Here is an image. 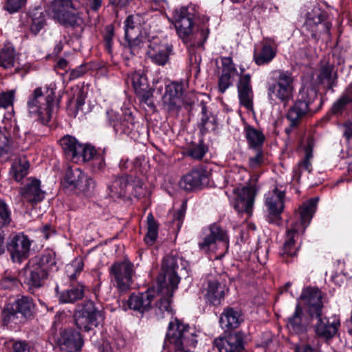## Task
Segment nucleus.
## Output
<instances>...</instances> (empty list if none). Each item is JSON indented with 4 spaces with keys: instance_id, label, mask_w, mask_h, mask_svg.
<instances>
[{
    "instance_id": "7ed1b4c3",
    "label": "nucleus",
    "mask_w": 352,
    "mask_h": 352,
    "mask_svg": "<svg viewBox=\"0 0 352 352\" xmlns=\"http://www.w3.org/2000/svg\"><path fill=\"white\" fill-rule=\"evenodd\" d=\"M196 332L195 327L192 328L175 318L168 324L163 349H166L169 342L174 345L175 352H193L197 342Z\"/></svg>"
},
{
    "instance_id": "ddd939ff",
    "label": "nucleus",
    "mask_w": 352,
    "mask_h": 352,
    "mask_svg": "<svg viewBox=\"0 0 352 352\" xmlns=\"http://www.w3.org/2000/svg\"><path fill=\"white\" fill-rule=\"evenodd\" d=\"M31 241L23 233H19L10 237L7 250L13 262L21 263L30 256Z\"/></svg>"
},
{
    "instance_id": "20e7f679",
    "label": "nucleus",
    "mask_w": 352,
    "mask_h": 352,
    "mask_svg": "<svg viewBox=\"0 0 352 352\" xmlns=\"http://www.w3.org/2000/svg\"><path fill=\"white\" fill-rule=\"evenodd\" d=\"M184 271L185 267L181 258L174 255L165 256L162 264V274L157 279V284L161 292H164V287H165L166 294L173 296L180 282L179 276Z\"/></svg>"
},
{
    "instance_id": "cd10ccee",
    "label": "nucleus",
    "mask_w": 352,
    "mask_h": 352,
    "mask_svg": "<svg viewBox=\"0 0 352 352\" xmlns=\"http://www.w3.org/2000/svg\"><path fill=\"white\" fill-rule=\"evenodd\" d=\"M55 289L61 303H74L82 299L85 295V287L80 283L72 284L68 289L60 292H58V286Z\"/></svg>"
},
{
    "instance_id": "774afa93",
    "label": "nucleus",
    "mask_w": 352,
    "mask_h": 352,
    "mask_svg": "<svg viewBox=\"0 0 352 352\" xmlns=\"http://www.w3.org/2000/svg\"><path fill=\"white\" fill-rule=\"evenodd\" d=\"M250 78L251 77L250 74H244L240 76L237 85L238 91L252 90Z\"/></svg>"
},
{
    "instance_id": "69168bd1",
    "label": "nucleus",
    "mask_w": 352,
    "mask_h": 352,
    "mask_svg": "<svg viewBox=\"0 0 352 352\" xmlns=\"http://www.w3.org/2000/svg\"><path fill=\"white\" fill-rule=\"evenodd\" d=\"M105 166L104 157L101 154H98L91 160V168L94 173L100 172Z\"/></svg>"
},
{
    "instance_id": "a211bd4d",
    "label": "nucleus",
    "mask_w": 352,
    "mask_h": 352,
    "mask_svg": "<svg viewBox=\"0 0 352 352\" xmlns=\"http://www.w3.org/2000/svg\"><path fill=\"white\" fill-rule=\"evenodd\" d=\"M322 293L318 288L307 287L302 292L300 298L307 307L310 317L320 316L323 307Z\"/></svg>"
},
{
    "instance_id": "473e14b6",
    "label": "nucleus",
    "mask_w": 352,
    "mask_h": 352,
    "mask_svg": "<svg viewBox=\"0 0 352 352\" xmlns=\"http://www.w3.org/2000/svg\"><path fill=\"white\" fill-rule=\"evenodd\" d=\"M60 144L67 158L75 161L79 155V151L82 150V144L69 135L63 137L60 140Z\"/></svg>"
},
{
    "instance_id": "052dcab7",
    "label": "nucleus",
    "mask_w": 352,
    "mask_h": 352,
    "mask_svg": "<svg viewBox=\"0 0 352 352\" xmlns=\"http://www.w3.org/2000/svg\"><path fill=\"white\" fill-rule=\"evenodd\" d=\"M83 269V263L78 262L67 266L66 272L70 280H75Z\"/></svg>"
},
{
    "instance_id": "0eeeda50",
    "label": "nucleus",
    "mask_w": 352,
    "mask_h": 352,
    "mask_svg": "<svg viewBox=\"0 0 352 352\" xmlns=\"http://www.w3.org/2000/svg\"><path fill=\"white\" fill-rule=\"evenodd\" d=\"M103 311L99 310L91 300H86L74 314L75 323L79 329L89 331L104 320Z\"/></svg>"
},
{
    "instance_id": "7c9ffc66",
    "label": "nucleus",
    "mask_w": 352,
    "mask_h": 352,
    "mask_svg": "<svg viewBox=\"0 0 352 352\" xmlns=\"http://www.w3.org/2000/svg\"><path fill=\"white\" fill-rule=\"evenodd\" d=\"M49 5L45 10L47 14L59 23L64 19V16L69 10L71 5L70 0H54L47 1Z\"/></svg>"
},
{
    "instance_id": "c9c22d12",
    "label": "nucleus",
    "mask_w": 352,
    "mask_h": 352,
    "mask_svg": "<svg viewBox=\"0 0 352 352\" xmlns=\"http://www.w3.org/2000/svg\"><path fill=\"white\" fill-rule=\"evenodd\" d=\"M318 201V197L311 198L307 201L303 203L302 206L299 207L298 218L303 229H305V228L309 224L314 213L316 210Z\"/></svg>"
},
{
    "instance_id": "2eb2a0df",
    "label": "nucleus",
    "mask_w": 352,
    "mask_h": 352,
    "mask_svg": "<svg viewBox=\"0 0 352 352\" xmlns=\"http://www.w3.org/2000/svg\"><path fill=\"white\" fill-rule=\"evenodd\" d=\"M304 28L311 32L312 38L318 40L322 33L330 34L331 23L326 20V14L320 10L308 12Z\"/></svg>"
},
{
    "instance_id": "5701e85b",
    "label": "nucleus",
    "mask_w": 352,
    "mask_h": 352,
    "mask_svg": "<svg viewBox=\"0 0 352 352\" xmlns=\"http://www.w3.org/2000/svg\"><path fill=\"white\" fill-rule=\"evenodd\" d=\"M19 193L25 201L32 204L41 202L45 197V191L41 188L40 180L34 177H30L27 184L20 188Z\"/></svg>"
},
{
    "instance_id": "864d4df0",
    "label": "nucleus",
    "mask_w": 352,
    "mask_h": 352,
    "mask_svg": "<svg viewBox=\"0 0 352 352\" xmlns=\"http://www.w3.org/2000/svg\"><path fill=\"white\" fill-rule=\"evenodd\" d=\"M125 40L133 55L138 54L140 50L144 46L142 36H140V34H134L132 37L125 38Z\"/></svg>"
},
{
    "instance_id": "79ce46f5",
    "label": "nucleus",
    "mask_w": 352,
    "mask_h": 352,
    "mask_svg": "<svg viewBox=\"0 0 352 352\" xmlns=\"http://www.w3.org/2000/svg\"><path fill=\"white\" fill-rule=\"evenodd\" d=\"M128 185L129 181L126 176L115 177L111 184L109 186L110 196L118 198L125 196Z\"/></svg>"
},
{
    "instance_id": "e2e57ef3",
    "label": "nucleus",
    "mask_w": 352,
    "mask_h": 352,
    "mask_svg": "<svg viewBox=\"0 0 352 352\" xmlns=\"http://www.w3.org/2000/svg\"><path fill=\"white\" fill-rule=\"evenodd\" d=\"M188 54H189V65L192 68L195 72V76L198 75V63L197 59V46L195 45H189Z\"/></svg>"
},
{
    "instance_id": "49530a36",
    "label": "nucleus",
    "mask_w": 352,
    "mask_h": 352,
    "mask_svg": "<svg viewBox=\"0 0 352 352\" xmlns=\"http://www.w3.org/2000/svg\"><path fill=\"white\" fill-rule=\"evenodd\" d=\"M158 228L153 214L149 213L147 216V233L144 237L146 244L152 245L155 243L158 236Z\"/></svg>"
},
{
    "instance_id": "c85d7f7f",
    "label": "nucleus",
    "mask_w": 352,
    "mask_h": 352,
    "mask_svg": "<svg viewBox=\"0 0 352 352\" xmlns=\"http://www.w3.org/2000/svg\"><path fill=\"white\" fill-rule=\"evenodd\" d=\"M298 230L295 225L287 231L285 241L279 252L280 256L286 263L290 262L292 258L296 256L298 248L295 245V236Z\"/></svg>"
},
{
    "instance_id": "1a4fd4ad",
    "label": "nucleus",
    "mask_w": 352,
    "mask_h": 352,
    "mask_svg": "<svg viewBox=\"0 0 352 352\" xmlns=\"http://www.w3.org/2000/svg\"><path fill=\"white\" fill-rule=\"evenodd\" d=\"M63 186L77 193H87L95 187V182L78 168H69L66 170Z\"/></svg>"
},
{
    "instance_id": "5fc2aeb1",
    "label": "nucleus",
    "mask_w": 352,
    "mask_h": 352,
    "mask_svg": "<svg viewBox=\"0 0 352 352\" xmlns=\"http://www.w3.org/2000/svg\"><path fill=\"white\" fill-rule=\"evenodd\" d=\"M97 155L95 148L82 144V150L79 151V155L76 158L74 162H77L80 158L84 162L91 161Z\"/></svg>"
},
{
    "instance_id": "f8f14e48",
    "label": "nucleus",
    "mask_w": 352,
    "mask_h": 352,
    "mask_svg": "<svg viewBox=\"0 0 352 352\" xmlns=\"http://www.w3.org/2000/svg\"><path fill=\"white\" fill-rule=\"evenodd\" d=\"M35 305L32 298L22 296L11 305L10 307L5 308L2 312L3 320L5 324L14 320L17 314H21L25 318L33 316Z\"/></svg>"
},
{
    "instance_id": "393cba45",
    "label": "nucleus",
    "mask_w": 352,
    "mask_h": 352,
    "mask_svg": "<svg viewBox=\"0 0 352 352\" xmlns=\"http://www.w3.org/2000/svg\"><path fill=\"white\" fill-rule=\"evenodd\" d=\"M317 319L316 323L314 324V331L316 335L322 339L329 340L332 338L337 333L338 328L340 326L339 320H334L330 322L327 317L314 316Z\"/></svg>"
},
{
    "instance_id": "c03bdc74",
    "label": "nucleus",
    "mask_w": 352,
    "mask_h": 352,
    "mask_svg": "<svg viewBox=\"0 0 352 352\" xmlns=\"http://www.w3.org/2000/svg\"><path fill=\"white\" fill-rule=\"evenodd\" d=\"M30 31L36 35L46 25V14L41 8H34L30 12Z\"/></svg>"
},
{
    "instance_id": "0e129e2a",
    "label": "nucleus",
    "mask_w": 352,
    "mask_h": 352,
    "mask_svg": "<svg viewBox=\"0 0 352 352\" xmlns=\"http://www.w3.org/2000/svg\"><path fill=\"white\" fill-rule=\"evenodd\" d=\"M27 0H6L4 8L10 13L18 12L25 6Z\"/></svg>"
},
{
    "instance_id": "ea45409f",
    "label": "nucleus",
    "mask_w": 352,
    "mask_h": 352,
    "mask_svg": "<svg viewBox=\"0 0 352 352\" xmlns=\"http://www.w3.org/2000/svg\"><path fill=\"white\" fill-rule=\"evenodd\" d=\"M245 138L251 148L259 150L265 141V135L256 129L247 126L245 128Z\"/></svg>"
},
{
    "instance_id": "4468645a",
    "label": "nucleus",
    "mask_w": 352,
    "mask_h": 352,
    "mask_svg": "<svg viewBox=\"0 0 352 352\" xmlns=\"http://www.w3.org/2000/svg\"><path fill=\"white\" fill-rule=\"evenodd\" d=\"M161 292L159 285L148 288L144 292L132 294L128 299V305L131 309L143 314L149 311L152 307L154 300L159 296Z\"/></svg>"
},
{
    "instance_id": "bf43d9fd",
    "label": "nucleus",
    "mask_w": 352,
    "mask_h": 352,
    "mask_svg": "<svg viewBox=\"0 0 352 352\" xmlns=\"http://www.w3.org/2000/svg\"><path fill=\"white\" fill-rule=\"evenodd\" d=\"M211 168L208 166L199 164V188L201 186H208L210 185V175Z\"/></svg>"
},
{
    "instance_id": "72a5a7b5",
    "label": "nucleus",
    "mask_w": 352,
    "mask_h": 352,
    "mask_svg": "<svg viewBox=\"0 0 352 352\" xmlns=\"http://www.w3.org/2000/svg\"><path fill=\"white\" fill-rule=\"evenodd\" d=\"M240 316L239 312L233 308H225L221 314L219 324L226 331L236 329L241 323Z\"/></svg>"
},
{
    "instance_id": "f257e3e1",
    "label": "nucleus",
    "mask_w": 352,
    "mask_h": 352,
    "mask_svg": "<svg viewBox=\"0 0 352 352\" xmlns=\"http://www.w3.org/2000/svg\"><path fill=\"white\" fill-rule=\"evenodd\" d=\"M56 86L50 84L45 88H36L30 95L27 101V108L30 116L41 124H47L52 118L54 107Z\"/></svg>"
},
{
    "instance_id": "9d476101",
    "label": "nucleus",
    "mask_w": 352,
    "mask_h": 352,
    "mask_svg": "<svg viewBox=\"0 0 352 352\" xmlns=\"http://www.w3.org/2000/svg\"><path fill=\"white\" fill-rule=\"evenodd\" d=\"M195 8L190 6L181 7L173 11L172 22L174 23L179 36L184 40L186 39L192 32L193 20L195 16Z\"/></svg>"
},
{
    "instance_id": "423d86ee",
    "label": "nucleus",
    "mask_w": 352,
    "mask_h": 352,
    "mask_svg": "<svg viewBox=\"0 0 352 352\" xmlns=\"http://www.w3.org/2000/svg\"><path fill=\"white\" fill-rule=\"evenodd\" d=\"M275 82L267 87V94L270 100L278 99L284 105L287 104L293 98L294 78L288 71L278 70Z\"/></svg>"
},
{
    "instance_id": "c756f323",
    "label": "nucleus",
    "mask_w": 352,
    "mask_h": 352,
    "mask_svg": "<svg viewBox=\"0 0 352 352\" xmlns=\"http://www.w3.org/2000/svg\"><path fill=\"white\" fill-rule=\"evenodd\" d=\"M31 263L39 266L49 274L50 270H56V255L52 250H46L41 254L35 256L29 260Z\"/></svg>"
},
{
    "instance_id": "9b49d317",
    "label": "nucleus",
    "mask_w": 352,
    "mask_h": 352,
    "mask_svg": "<svg viewBox=\"0 0 352 352\" xmlns=\"http://www.w3.org/2000/svg\"><path fill=\"white\" fill-rule=\"evenodd\" d=\"M49 274L45 270H41L31 261H28L25 267L20 272L19 278L23 285L32 293L41 288L45 284Z\"/></svg>"
},
{
    "instance_id": "b1692460",
    "label": "nucleus",
    "mask_w": 352,
    "mask_h": 352,
    "mask_svg": "<svg viewBox=\"0 0 352 352\" xmlns=\"http://www.w3.org/2000/svg\"><path fill=\"white\" fill-rule=\"evenodd\" d=\"M182 93V84L173 82L166 85L163 101L168 111H175L181 107Z\"/></svg>"
},
{
    "instance_id": "e433bc0d",
    "label": "nucleus",
    "mask_w": 352,
    "mask_h": 352,
    "mask_svg": "<svg viewBox=\"0 0 352 352\" xmlns=\"http://www.w3.org/2000/svg\"><path fill=\"white\" fill-rule=\"evenodd\" d=\"M30 164L25 158L16 159L12 162L9 174L17 182H21L29 173Z\"/></svg>"
},
{
    "instance_id": "f704fd0d",
    "label": "nucleus",
    "mask_w": 352,
    "mask_h": 352,
    "mask_svg": "<svg viewBox=\"0 0 352 352\" xmlns=\"http://www.w3.org/2000/svg\"><path fill=\"white\" fill-rule=\"evenodd\" d=\"M224 288L216 280H209L205 294V298L210 304L219 305L224 298Z\"/></svg>"
},
{
    "instance_id": "3c124183",
    "label": "nucleus",
    "mask_w": 352,
    "mask_h": 352,
    "mask_svg": "<svg viewBox=\"0 0 352 352\" xmlns=\"http://www.w3.org/2000/svg\"><path fill=\"white\" fill-rule=\"evenodd\" d=\"M313 154H311L310 152L307 155L305 154L304 158L298 162L297 167L294 169V175L298 179L300 178L302 169L307 170L309 173L312 171V164L311 162Z\"/></svg>"
},
{
    "instance_id": "680f3d73",
    "label": "nucleus",
    "mask_w": 352,
    "mask_h": 352,
    "mask_svg": "<svg viewBox=\"0 0 352 352\" xmlns=\"http://www.w3.org/2000/svg\"><path fill=\"white\" fill-rule=\"evenodd\" d=\"M83 269V263L78 262L67 266L66 272L70 280H75Z\"/></svg>"
},
{
    "instance_id": "a18cd8bd",
    "label": "nucleus",
    "mask_w": 352,
    "mask_h": 352,
    "mask_svg": "<svg viewBox=\"0 0 352 352\" xmlns=\"http://www.w3.org/2000/svg\"><path fill=\"white\" fill-rule=\"evenodd\" d=\"M179 186L186 191L192 192L198 187V169L192 168L179 181Z\"/></svg>"
},
{
    "instance_id": "f3484780",
    "label": "nucleus",
    "mask_w": 352,
    "mask_h": 352,
    "mask_svg": "<svg viewBox=\"0 0 352 352\" xmlns=\"http://www.w3.org/2000/svg\"><path fill=\"white\" fill-rule=\"evenodd\" d=\"M171 52V45L162 43L158 38H153L149 41L146 56L152 63L164 66L168 63Z\"/></svg>"
},
{
    "instance_id": "4c0bfd02",
    "label": "nucleus",
    "mask_w": 352,
    "mask_h": 352,
    "mask_svg": "<svg viewBox=\"0 0 352 352\" xmlns=\"http://www.w3.org/2000/svg\"><path fill=\"white\" fill-rule=\"evenodd\" d=\"M276 54V50L271 45V41L267 39L263 43L261 51L254 54V60L258 65L267 64L273 60Z\"/></svg>"
},
{
    "instance_id": "09e8293b",
    "label": "nucleus",
    "mask_w": 352,
    "mask_h": 352,
    "mask_svg": "<svg viewBox=\"0 0 352 352\" xmlns=\"http://www.w3.org/2000/svg\"><path fill=\"white\" fill-rule=\"evenodd\" d=\"M201 109V126L206 131L214 129L215 118L210 111H208L206 103L203 101L200 104Z\"/></svg>"
},
{
    "instance_id": "37998d69",
    "label": "nucleus",
    "mask_w": 352,
    "mask_h": 352,
    "mask_svg": "<svg viewBox=\"0 0 352 352\" xmlns=\"http://www.w3.org/2000/svg\"><path fill=\"white\" fill-rule=\"evenodd\" d=\"M142 18L139 14H131L124 21L125 38H130L134 34H140Z\"/></svg>"
},
{
    "instance_id": "58836bf2",
    "label": "nucleus",
    "mask_w": 352,
    "mask_h": 352,
    "mask_svg": "<svg viewBox=\"0 0 352 352\" xmlns=\"http://www.w3.org/2000/svg\"><path fill=\"white\" fill-rule=\"evenodd\" d=\"M159 296H161L158 301H157L155 307V314L157 318H163L165 314H171L172 308L170 306V298L173 296H169L166 294V287H164V292H160Z\"/></svg>"
},
{
    "instance_id": "2f4dec72",
    "label": "nucleus",
    "mask_w": 352,
    "mask_h": 352,
    "mask_svg": "<svg viewBox=\"0 0 352 352\" xmlns=\"http://www.w3.org/2000/svg\"><path fill=\"white\" fill-rule=\"evenodd\" d=\"M352 104V82L344 89L340 97L332 104L328 115L342 116L347 107Z\"/></svg>"
},
{
    "instance_id": "dca6fc26",
    "label": "nucleus",
    "mask_w": 352,
    "mask_h": 352,
    "mask_svg": "<svg viewBox=\"0 0 352 352\" xmlns=\"http://www.w3.org/2000/svg\"><path fill=\"white\" fill-rule=\"evenodd\" d=\"M285 192L275 188L272 192L266 195L265 205L269 214L267 221L276 226L280 223V214L284 208Z\"/></svg>"
},
{
    "instance_id": "6e6552de",
    "label": "nucleus",
    "mask_w": 352,
    "mask_h": 352,
    "mask_svg": "<svg viewBox=\"0 0 352 352\" xmlns=\"http://www.w3.org/2000/svg\"><path fill=\"white\" fill-rule=\"evenodd\" d=\"M111 281L120 292H126L132 283L133 264L128 260L113 263L109 268Z\"/></svg>"
},
{
    "instance_id": "4be33fe9",
    "label": "nucleus",
    "mask_w": 352,
    "mask_h": 352,
    "mask_svg": "<svg viewBox=\"0 0 352 352\" xmlns=\"http://www.w3.org/2000/svg\"><path fill=\"white\" fill-rule=\"evenodd\" d=\"M256 192L252 186L237 189L236 199L234 204V209L239 212H245L250 215L254 202Z\"/></svg>"
},
{
    "instance_id": "de8ad7c7",
    "label": "nucleus",
    "mask_w": 352,
    "mask_h": 352,
    "mask_svg": "<svg viewBox=\"0 0 352 352\" xmlns=\"http://www.w3.org/2000/svg\"><path fill=\"white\" fill-rule=\"evenodd\" d=\"M60 23L63 25L70 26L72 28L78 27L82 30L84 20L78 13L69 10L64 16V19L61 21Z\"/></svg>"
},
{
    "instance_id": "39448f33",
    "label": "nucleus",
    "mask_w": 352,
    "mask_h": 352,
    "mask_svg": "<svg viewBox=\"0 0 352 352\" xmlns=\"http://www.w3.org/2000/svg\"><path fill=\"white\" fill-rule=\"evenodd\" d=\"M106 119L117 135L125 134L133 139H138L143 129L142 125L135 120L132 113L129 111L119 115L112 109L107 110Z\"/></svg>"
},
{
    "instance_id": "aec40b11",
    "label": "nucleus",
    "mask_w": 352,
    "mask_h": 352,
    "mask_svg": "<svg viewBox=\"0 0 352 352\" xmlns=\"http://www.w3.org/2000/svg\"><path fill=\"white\" fill-rule=\"evenodd\" d=\"M217 241L225 243L226 247H228L227 232L218 224L213 223L210 226V234L199 243V250L208 254L215 248Z\"/></svg>"
},
{
    "instance_id": "8fccbe9b",
    "label": "nucleus",
    "mask_w": 352,
    "mask_h": 352,
    "mask_svg": "<svg viewBox=\"0 0 352 352\" xmlns=\"http://www.w3.org/2000/svg\"><path fill=\"white\" fill-rule=\"evenodd\" d=\"M131 82L135 94L140 92V91H144V89H147L149 86L147 82V79L140 72H134L131 74L128 78Z\"/></svg>"
},
{
    "instance_id": "a19ab883",
    "label": "nucleus",
    "mask_w": 352,
    "mask_h": 352,
    "mask_svg": "<svg viewBox=\"0 0 352 352\" xmlns=\"http://www.w3.org/2000/svg\"><path fill=\"white\" fill-rule=\"evenodd\" d=\"M16 54L13 46L5 44L0 47V67L9 69L14 67Z\"/></svg>"
},
{
    "instance_id": "4d7b16f0",
    "label": "nucleus",
    "mask_w": 352,
    "mask_h": 352,
    "mask_svg": "<svg viewBox=\"0 0 352 352\" xmlns=\"http://www.w3.org/2000/svg\"><path fill=\"white\" fill-rule=\"evenodd\" d=\"M239 99L240 104L245 107L248 109H251L253 107V91L252 90H245V91H239Z\"/></svg>"
},
{
    "instance_id": "603ef678",
    "label": "nucleus",
    "mask_w": 352,
    "mask_h": 352,
    "mask_svg": "<svg viewBox=\"0 0 352 352\" xmlns=\"http://www.w3.org/2000/svg\"><path fill=\"white\" fill-rule=\"evenodd\" d=\"M221 62L222 71L221 76L233 78L237 72L232 63V58L230 57H223L221 58Z\"/></svg>"
},
{
    "instance_id": "bb28decb",
    "label": "nucleus",
    "mask_w": 352,
    "mask_h": 352,
    "mask_svg": "<svg viewBox=\"0 0 352 352\" xmlns=\"http://www.w3.org/2000/svg\"><path fill=\"white\" fill-rule=\"evenodd\" d=\"M307 326L308 322L305 318L303 309L297 303L294 314L287 320V327L291 333L299 335L307 331Z\"/></svg>"
},
{
    "instance_id": "6ab92c4d",
    "label": "nucleus",
    "mask_w": 352,
    "mask_h": 352,
    "mask_svg": "<svg viewBox=\"0 0 352 352\" xmlns=\"http://www.w3.org/2000/svg\"><path fill=\"white\" fill-rule=\"evenodd\" d=\"M244 343V334L241 331L229 333L223 338L219 337L214 341L219 352H243Z\"/></svg>"
},
{
    "instance_id": "338daca9",
    "label": "nucleus",
    "mask_w": 352,
    "mask_h": 352,
    "mask_svg": "<svg viewBox=\"0 0 352 352\" xmlns=\"http://www.w3.org/2000/svg\"><path fill=\"white\" fill-rule=\"evenodd\" d=\"M113 28L112 25H107L105 28V34L104 35V42L106 49L111 52L112 48V42L113 37Z\"/></svg>"
},
{
    "instance_id": "a878e982",
    "label": "nucleus",
    "mask_w": 352,
    "mask_h": 352,
    "mask_svg": "<svg viewBox=\"0 0 352 352\" xmlns=\"http://www.w3.org/2000/svg\"><path fill=\"white\" fill-rule=\"evenodd\" d=\"M338 77L337 69L334 65L327 63L320 67L317 80L327 91H331L333 93L334 87L338 84Z\"/></svg>"
},
{
    "instance_id": "6e6d98bb",
    "label": "nucleus",
    "mask_w": 352,
    "mask_h": 352,
    "mask_svg": "<svg viewBox=\"0 0 352 352\" xmlns=\"http://www.w3.org/2000/svg\"><path fill=\"white\" fill-rule=\"evenodd\" d=\"M153 91L148 86L147 89H144V91H140L136 93L141 102L146 104L151 109L155 108L154 101L153 99Z\"/></svg>"
},
{
    "instance_id": "13d9d810",
    "label": "nucleus",
    "mask_w": 352,
    "mask_h": 352,
    "mask_svg": "<svg viewBox=\"0 0 352 352\" xmlns=\"http://www.w3.org/2000/svg\"><path fill=\"white\" fill-rule=\"evenodd\" d=\"M10 221V211L7 204L0 199V228L8 225Z\"/></svg>"
},
{
    "instance_id": "412c9836",
    "label": "nucleus",
    "mask_w": 352,
    "mask_h": 352,
    "mask_svg": "<svg viewBox=\"0 0 352 352\" xmlns=\"http://www.w3.org/2000/svg\"><path fill=\"white\" fill-rule=\"evenodd\" d=\"M58 342L60 349L67 352L79 351L83 344L80 333L72 329L63 330L58 339Z\"/></svg>"
},
{
    "instance_id": "f03ea898",
    "label": "nucleus",
    "mask_w": 352,
    "mask_h": 352,
    "mask_svg": "<svg viewBox=\"0 0 352 352\" xmlns=\"http://www.w3.org/2000/svg\"><path fill=\"white\" fill-rule=\"evenodd\" d=\"M318 92L313 85L305 86L300 90L295 103L286 115L292 126H298L308 113H315L321 109L323 101L318 97Z\"/></svg>"
}]
</instances>
